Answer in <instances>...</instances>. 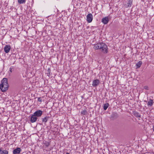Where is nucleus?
Here are the masks:
<instances>
[{
  "instance_id": "19",
  "label": "nucleus",
  "mask_w": 154,
  "mask_h": 154,
  "mask_svg": "<svg viewBox=\"0 0 154 154\" xmlns=\"http://www.w3.org/2000/svg\"><path fill=\"white\" fill-rule=\"evenodd\" d=\"M87 112L86 110H83L81 112V114L83 115H85L87 114Z\"/></svg>"
},
{
  "instance_id": "5",
  "label": "nucleus",
  "mask_w": 154,
  "mask_h": 154,
  "mask_svg": "<svg viewBox=\"0 0 154 154\" xmlns=\"http://www.w3.org/2000/svg\"><path fill=\"white\" fill-rule=\"evenodd\" d=\"M109 18L108 17H105L102 19V22L104 24H107L109 21Z\"/></svg>"
},
{
  "instance_id": "21",
  "label": "nucleus",
  "mask_w": 154,
  "mask_h": 154,
  "mask_svg": "<svg viewBox=\"0 0 154 154\" xmlns=\"http://www.w3.org/2000/svg\"><path fill=\"white\" fill-rule=\"evenodd\" d=\"M50 145V143L49 142L46 143H45V146L47 147H48Z\"/></svg>"
},
{
  "instance_id": "23",
  "label": "nucleus",
  "mask_w": 154,
  "mask_h": 154,
  "mask_svg": "<svg viewBox=\"0 0 154 154\" xmlns=\"http://www.w3.org/2000/svg\"><path fill=\"white\" fill-rule=\"evenodd\" d=\"M12 68H11V67L10 68V70H9V71H10V72L11 73L12 72Z\"/></svg>"
},
{
  "instance_id": "16",
  "label": "nucleus",
  "mask_w": 154,
  "mask_h": 154,
  "mask_svg": "<svg viewBox=\"0 0 154 154\" xmlns=\"http://www.w3.org/2000/svg\"><path fill=\"white\" fill-rule=\"evenodd\" d=\"M142 64V62L141 61H140L138 62L137 64H136V66H137V68H140L141 65Z\"/></svg>"
},
{
  "instance_id": "2",
  "label": "nucleus",
  "mask_w": 154,
  "mask_h": 154,
  "mask_svg": "<svg viewBox=\"0 0 154 154\" xmlns=\"http://www.w3.org/2000/svg\"><path fill=\"white\" fill-rule=\"evenodd\" d=\"M101 47L99 49L101 50V51L104 53H106L107 52V47L106 44L103 42L101 43Z\"/></svg>"
},
{
  "instance_id": "24",
  "label": "nucleus",
  "mask_w": 154,
  "mask_h": 154,
  "mask_svg": "<svg viewBox=\"0 0 154 154\" xmlns=\"http://www.w3.org/2000/svg\"><path fill=\"white\" fill-rule=\"evenodd\" d=\"M153 131H154V125L153 126Z\"/></svg>"
},
{
  "instance_id": "4",
  "label": "nucleus",
  "mask_w": 154,
  "mask_h": 154,
  "mask_svg": "<svg viewBox=\"0 0 154 154\" xmlns=\"http://www.w3.org/2000/svg\"><path fill=\"white\" fill-rule=\"evenodd\" d=\"M87 20L88 23H91L93 20V16L91 14H89L86 16Z\"/></svg>"
},
{
  "instance_id": "10",
  "label": "nucleus",
  "mask_w": 154,
  "mask_h": 154,
  "mask_svg": "<svg viewBox=\"0 0 154 154\" xmlns=\"http://www.w3.org/2000/svg\"><path fill=\"white\" fill-rule=\"evenodd\" d=\"M21 149L20 148L17 147L16 149H14L13 151V154H19L20 153L21 151Z\"/></svg>"
},
{
  "instance_id": "8",
  "label": "nucleus",
  "mask_w": 154,
  "mask_h": 154,
  "mask_svg": "<svg viewBox=\"0 0 154 154\" xmlns=\"http://www.w3.org/2000/svg\"><path fill=\"white\" fill-rule=\"evenodd\" d=\"M100 82V81L98 79H96L93 81L92 85L93 87H95L99 84Z\"/></svg>"
},
{
  "instance_id": "13",
  "label": "nucleus",
  "mask_w": 154,
  "mask_h": 154,
  "mask_svg": "<svg viewBox=\"0 0 154 154\" xmlns=\"http://www.w3.org/2000/svg\"><path fill=\"white\" fill-rule=\"evenodd\" d=\"M49 117L47 116H45L44 118H42V122L45 123H46L48 120Z\"/></svg>"
},
{
  "instance_id": "14",
  "label": "nucleus",
  "mask_w": 154,
  "mask_h": 154,
  "mask_svg": "<svg viewBox=\"0 0 154 154\" xmlns=\"http://www.w3.org/2000/svg\"><path fill=\"white\" fill-rule=\"evenodd\" d=\"M133 114L136 117L139 118H140L141 117V116L140 115L139 113L136 111H134L133 112Z\"/></svg>"
},
{
  "instance_id": "20",
  "label": "nucleus",
  "mask_w": 154,
  "mask_h": 154,
  "mask_svg": "<svg viewBox=\"0 0 154 154\" xmlns=\"http://www.w3.org/2000/svg\"><path fill=\"white\" fill-rule=\"evenodd\" d=\"M143 89L146 90H149V87L147 86H145L143 87Z\"/></svg>"
},
{
  "instance_id": "25",
  "label": "nucleus",
  "mask_w": 154,
  "mask_h": 154,
  "mask_svg": "<svg viewBox=\"0 0 154 154\" xmlns=\"http://www.w3.org/2000/svg\"><path fill=\"white\" fill-rule=\"evenodd\" d=\"M66 154H69V153L67 152V153H66Z\"/></svg>"
},
{
  "instance_id": "1",
  "label": "nucleus",
  "mask_w": 154,
  "mask_h": 154,
  "mask_svg": "<svg viewBox=\"0 0 154 154\" xmlns=\"http://www.w3.org/2000/svg\"><path fill=\"white\" fill-rule=\"evenodd\" d=\"M8 79L6 78H4L1 81V84L0 85V89L2 92H4L8 89Z\"/></svg>"
},
{
  "instance_id": "11",
  "label": "nucleus",
  "mask_w": 154,
  "mask_h": 154,
  "mask_svg": "<svg viewBox=\"0 0 154 154\" xmlns=\"http://www.w3.org/2000/svg\"><path fill=\"white\" fill-rule=\"evenodd\" d=\"M101 47V43H97L94 45V48L96 50L99 49Z\"/></svg>"
},
{
  "instance_id": "3",
  "label": "nucleus",
  "mask_w": 154,
  "mask_h": 154,
  "mask_svg": "<svg viewBox=\"0 0 154 154\" xmlns=\"http://www.w3.org/2000/svg\"><path fill=\"white\" fill-rule=\"evenodd\" d=\"M43 112L41 110H38L33 113L37 118L40 117L42 114Z\"/></svg>"
},
{
  "instance_id": "15",
  "label": "nucleus",
  "mask_w": 154,
  "mask_h": 154,
  "mask_svg": "<svg viewBox=\"0 0 154 154\" xmlns=\"http://www.w3.org/2000/svg\"><path fill=\"white\" fill-rule=\"evenodd\" d=\"M0 152L1 154H8V152L6 150H2L1 149H0Z\"/></svg>"
},
{
  "instance_id": "18",
  "label": "nucleus",
  "mask_w": 154,
  "mask_h": 154,
  "mask_svg": "<svg viewBox=\"0 0 154 154\" xmlns=\"http://www.w3.org/2000/svg\"><path fill=\"white\" fill-rule=\"evenodd\" d=\"M26 0H18V2L20 4L24 3L25 2Z\"/></svg>"
},
{
  "instance_id": "9",
  "label": "nucleus",
  "mask_w": 154,
  "mask_h": 154,
  "mask_svg": "<svg viewBox=\"0 0 154 154\" xmlns=\"http://www.w3.org/2000/svg\"><path fill=\"white\" fill-rule=\"evenodd\" d=\"M11 48L10 46L6 45L4 48L5 51L6 53H7L9 52Z\"/></svg>"
},
{
  "instance_id": "12",
  "label": "nucleus",
  "mask_w": 154,
  "mask_h": 154,
  "mask_svg": "<svg viewBox=\"0 0 154 154\" xmlns=\"http://www.w3.org/2000/svg\"><path fill=\"white\" fill-rule=\"evenodd\" d=\"M154 103L153 100L150 99L148 102L147 105L149 106H151Z\"/></svg>"
},
{
  "instance_id": "17",
  "label": "nucleus",
  "mask_w": 154,
  "mask_h": 154,
  "mask_svg": "<svg viewBox=\"0 0 154 154\" xmlns=\"http://www.w3.org/2000/svg\"><path fill=\"white\" fill-rule=\"evenodd\" d=\"M109 105L108 103H107L104 104L103 107V109L105 110H106L107 109V108L108 107Z\"/></svg>"
},
{
  "instance_id": "6",
  "label": "nucleus",
  "mask_w": 154,
  "mask_h": 154,
  "mask_svg": "<svg viewBox=\"0 0 154 154\" xmlns=\"http://www.w3.org/2000/svg\"><path fill=\"white\" fill-rule=\"evenodd\" d=\"M125 3V6L126 8L130 7L132 5V1L128 0L127 2H126Z\"/></svg>"
},
{
  "instance_id": "22",
  "label": "nucleus",
  "mask_w": 154,
  "mask_h": 154,
  "mask_svg": "<svg viewBox=\"0 0 154 154\" xmlns=\"http://www.w3.org/2000/svg\"><path fill=\"white\" fill-rule=\"evenodd\" d=\"M38 101L40 102H41L42 101V99L41 97H39L38 98Z\"/></svg>"
},
{
  "instance_id": "7",
  "label": "nucleus",
  "mask_w": 154,
  "mask_h": 154,
  "mask_svg": "<svg viewBox=\"0 0 154 154\" xmlns=\"http://www.w3.org/2000/svg\"><path fill=\"white\" fill-rule=\"evenodd\" d=\"M38 118L34 115H32L30 117V121L32 123H34L36 121Z\"/></svg>"
}]
</instances>
